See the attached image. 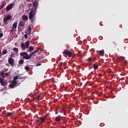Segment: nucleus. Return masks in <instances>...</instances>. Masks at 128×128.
I'll use <instances>...</instances> for the list:
<instances>
[{"label":"nucleus","mask_w":128,"mask_h":128,"mask_svg":"<svg viewBox=\"0 0 128 128\" xmlns=\"http://www.w3.org/2000/svg\"><path fill=\"white\" fill-rule=\"evenodd\" d=\"M63 118L64 117L62 116H56V118H55V120L56 122H60V120H62Z\"/></svg>","instance_id":"1a4fd4ad"},{"label":"nucleus","mask_w":128,"mask_h":128,"mask_svg":"<svg viewBox=\"0 0 128 128\" xmlns=\"http://www.w3.org/2000/svg\"><path fill=\"white\" fill-rule=\"evenodd\" d=\"M92 58H88L87 60H86V62H91V64H92Z\"/></svg>","instance_id":"6ab92c4d"},{"label":"nucleus","mask_w":128,"mask_h":128,"mask_svg":"<svg viewBox=\"0 0 128 128\" xmlns=\"http://www.w3.org/2000/svg\"><path fill=\"white\" fill-rule=\"evenodd\" d=\"M4 81V79H2V78L0 77V84Z\"/></svg>","instance_id":"e433bc0d"},{"label":"nucleus","mask_w":128,"mask_h":128,"mask_svg":"<svg viewBox=\"0 0 128 128\" xmlns=\"http://www.w3.org/2000/svg\"><path fill=\"white\" fill-rule=\"evenodd\" d=\"M24 24H24V22L20 21V24H19V26H24Z\"/></svg>","instance_id":"a211bd4d"},{"label":"nucleus","mask_w":128,"mask_h":128,"mask_svg":"<svg viewBox=\"0 0 128 128\" xmlns=\"http://www.w3.org/2000/svg\"><path fill=\"white\" fill-rule=\"evenodd\" d=\"M28 30H29V33L28 34H30V32H32V28H30V26L28 27Z\"/></svg>","instance_id":"c756f323"},{"label":"nucleus","mask_w":128,"mask_h":128,"mask_svg":"<svg viewBox=\"0 0 128 128\" xmlns=\"http://www.w3.org/2000/svg\"><path fill=\"white\" fill-rule=\"evenodd\" d=\"M96 52L97 54L99 53L100 56H104V50H102L100 51L97 50Z\"/></svg>","instance_id":"0eeeda50"},{"label":"nucleus","mask_w":128,"mask_h":128,"mask_svg":"<svg viewBox=\"0 0 128 128\" xmlns=\"http://www.w3.org/2000/svg\"><path fill=\"white\" fill-rule=\"evenodd\" d=\"M96 60V58H93V60Z\"/></svg>","instance_id":"8fccbe9b"},{"label":"nucleus","mask_w":128,"mask_h":128,"mask_svg":"<svg viewBox=\"0 0 128 128\" xmlns=\"http://www.w3.org/2000/svg\"><path fill=\"white\" fill-rule=\"evenodd\" d=\"M0 76H2V78H6V76H4V71L0 72Z\"/></svg>","instance_id":"aec40b11"},{"label":"nucleus","mask_w":128,"mask_h":128,"mask_svg":"<svg viewBox=\"0 0 128 128\" xmlns=\"http://www.w3.org/2000/svg\"><path fill=\"white\" fill-rule=\"evenodd\" d=\"M12 50H13V52H16V54H18V48H13Z\"/></svg>","instance_id":"2eb2a0df"},{"label":"nucleus","mask_w":128,"mask_h":128,"mask_svg":"<svg viewBox=\"0 0 128 128\" xmlns=\"http://www.w3.org/2000/svg\"><path fill=\"white\" fill-rule=\"evenodd\" d=\"M6 116H8V117L10 116V118H12V113L10 112H8Z\"/></svg>","instance_id":"dca6fc26"},{"label":"nucleus","mask_w":128,"mask_h":128,"mask_svg":"<svg viewBox=\"0 0 128 128\" xmlns=\"http://www.w3.org/2000/svg\"><path fill=\"white\" fill-rule=\"evenodd\" d=\"M17 26H18V22H15L13 24L12 26V30H16Z\"/></svg>","instance_id":"9d476101"},{"label":"nucleus","mask_w":128,"mask_h":128,"mask_svg":"<svg viewBox=\"0 0 128 128\" xmlns=\"http://www.w3.org/2000/svg\"><path fill=\"white\" fill-rule=\"evenodd\" d=\"M0 84L1 86H6V82L4 80Z\"/></svg>","instance_id":"4be33fe9"},{"label":"nucleus","mask_w":128,"mask_h":128,"mask_svg":"<svg viewBox=\"0 0 128 128\" xmlns=\"http://www.w3.org/2000/svg\"><path fill=\"white\" fill-rule=\"evenodd\" d=\"M4 74H5L6 76H8V75L10 74V72L9 73L6 72V73H4Z\"/></svg>","instance_id":"f704fd0d"},{"label":"nucleus","mask_w":128,"mask_h":128,"mask_svg":"<svg viewBox=\"0 0 128 128\" xmlns=\"http://www.w3.org/2000/svg\"><path fill=\"white\" fill-rule=\"evenodd\" d=\"M22 18L23 20H28V17L26 15H23L22 16Z\"/></svg>","instance_id":"ddd939ff"},{"label":"nucleus","mask_w":128,"mask_h":128,"mask_svg":"<svg viewBox=\"0 0 128 128\" xmlns=\"http://www.w3.org/2000/svg\"><path fill=\"white\" fill-rule=\"evenodd\" d=\"M8 62L9 64L12 66H14V60L12 58H8Z\"/></svg>","instance_id":"39448f33"},{"label":"nucleus","mask_w":128,"mask_h":128,"mask_svg":"<svg viewBox=\"0 0 128 128\" xmlns=\"http://www.w3.org/2000/svg\"><path fill=\"white\" fill-rule=\"evenodd\" d=\"M93 68L94 70H98V63L93 64Z\"/></svg>","instance_id":"9b49d317"},{"label":"nucleus","mask_w":128,"mask_h":128,"mask_svg":"<svg viewBox=\"0 0 128 128\" xmlns=\"http://www.w3.org/2000/svg\"><path fill=\"white\" fill-rule=\"evenodd\" d=\"M62 64H64V63H63L62 62H60V63L58 64V66H59L60 68H62Z\"/></svg>","instance_id":"473e14b6"},{"label":"nucleus","mask_w":128,"mask_h":128,"mask_svg":"<svg viewBox=\"0 0 128 128\" xmlns=\"http://www.w3.org/2000/svg\"><path fill=\"white\" fill-rule=\"evenodd\" d=\"M24 62V60H20L18 61L19 64H22Z\"/></svg>","instance_id":"5701e85b"},{"label":"nucleus","mask_w":128,"mask_h":128,"mask_svg":"<svg viewBox=\"0 0 128 128\" xmlns=\"http://www.w3.org/2000/svg\"><path fill=\"white\" fill-rule=\"evenodd\" d=\"M8 54V51L6 50L2 51V54Z\"/></svg>","instance_id":"7c9ffc66"},{"label":"nucleus","mask_w":128,"mask_h":128,"mask_svg":"<svg viewBox=\"0 0 128 128\" xmlns=\"http://www.w3.org/2000/svg\"><path fill=\"white\" fill-rule=\"evenodd\" d=\"M12 84H14L16 86L18 84V81H16V80H12Z\"/></svg>","instance_id":"a878e982"},{"label":"nucleus","mask_w":128,"mask_h":128,"mask_svg":"<svg viewBox=\"0 0 128 128\" xmlns=\"http://www.w3.org/2000/svg\"><path fill=\"white\" fill-rule=\"evenodd\" d=\"M2 56V50H0V58Z\"/></svg>","instance_id":"58836bf2"},{"label":"nucleus","mask_w":128,"mask_h":128,"mask_svg":"<svg viewBox=\"0 0 128 128\" xmlns=\"http://www.w3.org/2000/svg\"><path fill=\"white\" fill-rule=\"evenodd\" d=\"M32 4L33 6H36V8H38V2L34 1Z\"/></svg>","instance_id":"f3484780"},{"label":"nucleus","mask_w":128,"mask_h":128,"mask_svg":"<svg viewBox=\"0 0 128 128\" xmlns=\"http://www.w3.org/2000/svg\"><path fill=\"white\" fill-rule=\"evenodd\" d=\"M60 60V59H59V60Z\"/></svg>","instance_id":"3c124183"},{"label":"nucleus","mask_w":128,"mask_h":128,"mask_svg":"<svg viewBox=\"0 0 128 128\" xmlns=\"http://www.w3.org/2000/svg\"><path fill=\"white\" fill-rule=\"evenodd\" d=\"M64 54H66L68 58H72V52L66 50H64Z\"/></svg>","instance_id":"20e7f679"},{"label":"nucleus","mask_w":128,"mask_h":128,"mask_svg":"<svg viewBox=\"0 0 128 128\" xmlns=\"http://www.w3.org/2000/svg\"><path fill=\"white\" fill-rule=\"evenodd\" d=\"M40 122V118H38V120H36V122Z\"/></svg>","instance_id":"a19ab883"},{"label":"nucleus","mask_w":128,"mask_h":128,"mask_svg":"<svg viewBox=\"0 0 128 128\" xmlns=\"http://www.w3.org/2000/svg\"><path fill=\"white\" fill-rule=\"evenodd\" d=\"M99 76H102V74H100Z\"/></svg>","instance_id":"a18cd8bd"},{"label":"nucleus","mask_w":128,"mask_h":128,"mask_svg":"<svg viewBox=\"0 0 128 128\" xmlns=\"http://www.w3.org/2000/svg\"><path fill=\"white\" fill-rule=\"evenodd\" d=\"M28 46H30V41H26L25 42V44L22 43L21 44V48L22 50H26V48H28Z\"/></svg>","instance_id":"7ed1b4c3"},{"label":"nucleus","mask_w":128,"mask_h":128,"mask_svg":"<svg viewBox=\"0 0 128 128\" xmlns=\"http://www.w3.org/2000/svg\"><path fill=\"white\" fill-rule=\"evenodd\" d=\"M20 56H22V58L24 60H30V58H32L30 54L28 55V54L26 52H22L20 54Z\"/></svg>","instance_id":"f257e3e1"},{"label":"nucleus","mask_w":128,"mask_h":128,"mask_svg":"<svg viewBox=\"0 0 128 128\" xmlns=\"http://www.w3.org/2000/svg\"><path fill=\"white\" fill-rule=\"evenodd\" d=\"M38 50H40V48H38L36 50H34L33 52H32L30 54L31 57L32 56H34V54H36V52H38Z\"/></svg>","instance_id":"f8f14e48"},{"label":"nucleus","mask_w":128,"mask_h":128,"mask_svg":"<svg viewBox=\"0 0 128 128\" xmlns=\"http://www.w3.org/2000/svg\"><path fill=\"white\" fill-rule=\"evenodd\" d=\"M63 66L65 70H66V68H68V65H66V62H64L63 63Z\"/></svg>","instance_id":"412c9836"},{"label":"nucleus","mask_w":128,"mask_h":128,"mask_svg":"<svg viewBox=\"0 0 128 128\" xmlns=\"http://www.w3.org/2000/svg\"><path fill=\"white\" fill-rule=\"evenodd\" d=\"M3 114H6V111H4Z\"/></svg>","instance_id":"49530a36"},{"label":"nucleus","mask_w":128,"mask_h":128,"mask_svg":"<svg viewBox=\"0 0 128 128\" xmlns=\"http://www.w3.org/2000/svg\"><path fill=\"white\" fill-rule=\"evenodd\" d=\"M10 20H12V16L8 15L6 17L4 18V22H6Z\"/></svg>","instance_id":"423d86ee"},{"label":"nucleus","mask_w":128,"mask_h":128,"mask_svg":"<svg viewBox=\"0 0 128 128\" xmlns=\"http://www.w3.org/2000/svg\"><path fill=\"white\" fill-rule=\"evenodd\" d=\"M4 36V34L3 33H0V38H2Z\"/></svg>","instance_id":"72a5a7b5"},{"label":"nucleus","mask_w":128,"mask_h":128,"mask_svg":"<svg viewBox=\"0 0 128 128\" xmlns=\"http://www.w3.org/2000/svg\"><path fill=\"white\" fill-rule=\"evenodd\" d=\"M19 77H20V76H14V80H16L19 78H18Z\"/></svg>","instance_id":"cd10ccee"},{"label":"nucleus","mask_w":128,"mask_h":128,"mask_svg":"<svg viewBox=\"0 0 128 128\" xmlns=\"http://www.w3.org/2000/svg\"><path fill=\"white\" fill-rule=\"evenodd\" d=\"M41 96H42L41 95H38V96H36V100H40V98H40Z\"/></svg>","instance_id":"b1692460"},{"label":"nucleus","mask_w":128,"mask_h":128,"mask_svg":"<svg viewBox=\"0 0 128 128\" xmlns=\"http://www.w3.org/2000/svg\"><path fill=\"white\" fill-rule=\"evenodd\" d=\"M6 6L5 3H2L0 6V10L4 6Z\"/></svg>","instance_id":"393cba45"},{"label":"nucleus","mask_w":128,"mask_h":128,"mask_svg":"<svg viewBox=\"0 0 128 128\" xmlns=\"http://www.w3.org/2000/svg\"><path fill=\"white\" fill-rule=\"evenodd\" d=\"M113 44L114 46H118V44L116 42H113Z\"/></svg>","instance_id":"c9c22d12"},{"label":"nucleus","mask_w":128,"mask_h":128,"mask_svg":"<svg viewBox=\"0 0 128 128\" xmlns=\"http://www.w3.org/2000/svg\"><path fill=\"white\" fill-rule=\"evenodd\" d=\"M39 120L40 122H44V120H46V118H44V117H40L39 118Z\"/></svg>","instance_id":"4468645a"},{"label":"nucleus","mask_w":128,"mask_h":128,"mask_svg":"<svg viewBox=\"0 0 128 128\" xmlns=\"http://www.w3.org/2000/svg\"><path fill=\"white\" fill-rule=\"evenodd\" d=\"M118 60H122V57H118Z\"/></svg>","instance_id":"37998d69"},{"label":"nucleus","mask_w":128,"mask_h":128,"mask_svg":"<svg viewBox=\"0 0 128 128\" xmlns=\"http://www.w3.org/2000/svg\"><path fill=\"white\" fill-rule=\"evenodd\" d=\"M34 50V48H32V46H30L29 47V52H32Z\"/></svg>","instance_id":"bb28decb"},{"label":"nucleus","mask_w":128,"mask_h":128,"mask_svg":"<svg viewBox=\"0 0 128 128\" xmlns=\"http://www.w3.org/2000/svg\"><path fill=\"white\" fill-rule=\"evenodd\" d=\"M24 68L26 70H30V67L28 66H26L24 67Z\"/></svg>","instance_id":"2f4dec72"},{"label":"nucleus","mask_w":128,"mask_h":128,"mask_svg":"<svg viewBox=\"0 0 128 128\" xmlns=\"http://www.w3.org/2000/svg\"><path fill=\"white\" fill-rule=\"evenodd\" d=\"M40 66V63H38L36 64V66Z\"/></svg>","instance_id":"79ce46f5"},{"label":"nucleus","mask_w":128,"mask_h":128,"mask_svg":"<svg viewBox=\"0 0 128 128\" xmlns=\"http://www.w3.org/2000/svg\"><path fill=\"white\" fill-rule=\"evenodd\" d=\"M24 37L26 38H28V34H25L24 35Z\"/></svg>","instance_id":"4c0bfd02"},{"label":"nucleus","mask_w":128,"mask_h":128,"mask_svg":"<svg viewBox=\"0 0 128 128\" xmlns=\"http://www.w3.org/2000/svg\"><path fill=\"white\" fill-rule=\"evenodd\" d=\"M8 70V69H5L4 70V72H6Z\"/></svg>","instance_id":"ea45409f"},{"label":"nucleus","mask_w":128,"mask_h":128,"mask_svg":"<svg viewBox=\"0 0 128 128\" xmlns=\"http://www.w3.org/2000/svg\"><path fill=\"white\" fill-rule=\"evenodd\" d=\"M31 22H34V20H32Z\"/></svg>","instance_id":"09e8293b"},{"label":"nucleus","mask_w":128,"mask_h":128,"mask_svg":"<svg viewBox=\"0 0 128 128\" xmlns=\"http://www.w3.org/2000/svg\"><path fill=\"white\" fill-rule=\"evenodd\" d=\"M12 8V4H10L7 6L6 7V10L8 12V10H10Z\"/></svg>","instance_id":"6e6552de"},{"label":"nucleus","mask_w":128,"mask_h":128,"mask_svg":"<svg viewBox=\"0 0 128 128\" xmlns=\"http://www.w3.org/2000/svg\"><path fill=\"white\" fill-rule=\"evenodd\" d=\"M64 112V110H62L61 111H60V114H62V112Z\"/></svg>","instance_id":"c03bdc74"},{"label":"nucleus","mask_w":128,"mask_h":128,"mask_svg":"<svg viewBox=\"0 0 128 128\" xmlns=\"http://www.w3.org/2000/svg\"><path fill=\"white\" fill-rule=\"evenodd\" d=\"M56 114H58V112H56Z\"/></svg>","instance_id":"de8ad7c7"},{"label":"nucleus","mask_w":128,"mask_h":128,"mask_svg":"<svg viewBox=\"0 0 128 128\" xmlns=\"http://www.w3.org/2000/svg\"><path fill=\"white\" fill-rule=\"evenodd\" d=\"M36 7L35 8L34 10H30V12H29V18L30 20H32L36 16Z\"/></svg>","instance_id":"f03ea898"},{"label":"nucleus","mask_w":128,"mask_h":128,"mask_svg":"<svg viewBox=\"0 0 128 128\" xmlns=\"http://www.w3.org/2000/svg\"><path fill=\"white\" fill-rule=\"evenodd\" d=\"M9 86L11 88H16V85H14L12 84H10Z\"/></svg>","instance_id":"c85d7f7f"}]
</instances>
